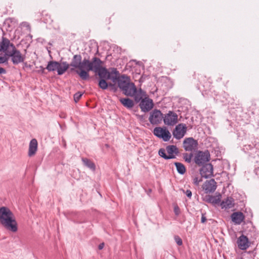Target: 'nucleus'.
<instances>
[{"label": "nucleus", "instance_id": "f257e3e1", "mask_svg": "<svg viewBox=\"0 0 259 259\" xmlns=\"http://www.w3.org/2000/svg\"><path fill=\"white\" fill-rule=\"evenodd\" d=\"M0 52H4L7 57H11L14 65L21 63L25 59V56L16 48L9 39L4 37H2L0 42Z\"/></svg>", "mask_w": 259, "mask_h": 259}, {"label": "nucleus", "instance_id": "f03ea898", "mask_svg": "<svg viewBox=\"0 0 259 259\" xmlns=\"http://www.w3.org/2000/svg\"><path fill=\"white\" fill-rule=\"evenodd\" d=\"M81 59L82 57L80 55H75L73 56L72 61L69 65V66L78 69L79 71L77 70L76 71V73L82 79L87 80L90 77L89 72L92 69L91 67L92 61H90L85 58L82 61H81Z\"/></svg>", "mask_w": 259, "mask_h": 259}, {"label": "nucleus", "instance_id": "7ed1b4c3", "mask_svg": "<svg viewBox=\"0 0 259 259\" xmlns=\"http://www.w3.org/2000/svg\"><path fill=\"white\" fill-rule=\"evenodd\" d=\"M0 223L7 230L13 233L18 231V224L13 212L7 207H0Z\"/></svg>", "mask_w": 259, "mask_h": 259}, {"label": "nucleus", "instance_id": "20e7f679", "mask_svg": "<svg viewBox=\"0 0 259 259\" xmlns=\"http://www.w3.org/2000/svg\"><path fill=\"white\" fill-rule=\"evenodd\" d=\"M102 61L97 57H94L91 64L92 70L97 73L100 79H109L111 78V73L104 67L101 66Z\"/></svg>", "mask_w": 259, "mask_h": 259}, {"label": "nucleus", "instance_id": "39448f33", "mask_svg": "<svg viewBox=\"0 0 259 259\" xmlns=\"http://www.w3.org/2000/svg\"><path fill=\"white\" fill-rule=\"evenodd\" d=\"M69 65L66 62H59L56 61H50L48 62L46 69L48 71H57L59 75L63 74L69 68Z\"/></svg>", "mask_w": 259, "mask_h": 259}, {"label": "nucleus", "instance_id": "423d86ee", "mask_svg": "<svg viewBox=\"0 0 259 259\" xmlns=\"http://www.w3.org/2000/svg\"><path fill=\"white\" fill-rule=\"evenodd\" d=\"M179 153V149L174 145L167 146L165 149L160 148L158 151L159 155L166 160L175 158Z\"/></svg>", "mask_w": 259, "mask_h": 259}, {"label": "nucleus", "instance_id": "0eeeda50", "mask_svg": "<svg viewBox=\"0 0 259 259\" xmlns=\"http://www.w3.org/2000/svg\"><path fill=\"white\" fill-rule=\"evenodd\" d=\"M210 154L208 150L205 151H199L194 158V161L199 166H201L209 161Z\"/></svg>", "mask_w": 259, "mask_h": 259}, {"label": "nucleus", "instance_id": "6e6552de", "mask_svg": "<svg viewBox=\"0 0 259 259\" xmlns=\"http://www.w3.org/2000/svg\"><path fill=\"white\" fill-rule=\"evenodd\" d=\"M153 134L157 137L162 139L164 142L168 141L171 137L170 132L166 127H156L153 130Z\"/></svg>", "mask_w": 259, "mask_h": 259}, {"label": "nucleus", "instance_id": "1a4fd4ad", "mask_svg": "<svg viewBox=\"0 0 259 259\" xmlns=\"http://www.w3.org/2000/svg\"><path fill=\"white\" fill-rule=\"evenodd\" d=\"M187 127L185 124L179 123L172 132L173 136L177 140L183 138L187 132Z\"/></svg>", "mask_w": 259, "mask_h": 259}, {"label": "nucleus", "instance_id": "9d476101", "mask_svg": "<svg viewBox=\"0 0 259 259\" xmlns=\"http://www.w3.org/2000/svg\"><path fill=\"white\" fill-rule=\"evenodd\" d=\"M163 121L167 125H174L178 122V115L172 111H169L163 117Z\"/></svg>", "mask_w": 259, "mask_h": 259}, {"label": "nucleus", "instance_id": "9b49d317", "mask_svg": "<svg viewBox=\"0 0 259 259\" xmlns=\"http://www.w3.org/2000/svg\"><path fill=\"white\" fill-rule=\"evenodd\" d=\"M198 142L193 138H186L183 141V147L186 151H192L197 148Z\"/></svg>", "mask_w": 259, "mask_h": 259}, {"label": "nucleus", "instance_id": "f8f14e48", "mask_svg": "<svg viewBox=\"0 0 259 259\" xmlns=\"http://www.w3.org/2000/svg\"><path fill=\"white\" fill-rule=\"evenodd\" d=\"M163 118L161 111L157 109H154L151 112L149 120L152 124H157L161 122Z\"/></svg>", "mask_w": 259, "mask_h": 259}, {"label": "nucleus", "instance_id": "ddd939ff", "mask_svg": "<svg viewBox=\"0 0 259 259\" xmlns=\"http://www.w3.org/2000/svg\"><path fill=\"white\" fill-rule=\"evenodd\" d=\"M139 106L142 111L147 112L153 108L154 103L152 99L147 97L142 100Z\"/></svg>", "mask_w": 259, "mask_h": 259}, {"label": "nucleus", "instance_id": "4468645a", "mask_svg": "<svg viewBox=\"0 0 259 259\" xmlns=\"http://www.w3.org/2000/svg\"><path fill=\"white\" fill-rule=\"evenodd\" d=\"M202 177L208 178L213 176V166L211 163L206 164L200 170Z\"/></svg>", "mask_w": 259, "mask_h": 259}, {"label": "nucleus", "instance_id": "2eb2a0df", "mask_svg": "<svg viewBox=\"0 0 259 259\" xmlns=\"http://www.w3.org/2000/svg\"><path fill=\"white\" fill-rule=\"evenodd\" d=\"M202 188L205 193L213 192L217 188V183L214 179L206 181L203 185Z\"/></svg>", "mask_w": 259, "mask_h": 259}, {"label": "nucleus", "instance_id": "dca6fc26", "mask_svg": "<svg viewBox=\"0 0 259 259\" xmlns=\"http://www.w3.org/2000/svg\"><path fill=\"white\" fill-rule=\"evenodd\" d=\"M237 245L239 249L246 250L249 246V242L248 238L244 235H241L237 239Z\"/></svg>", "mask_w": 259, "mask_h": 259}, {"label": "nucleus", "instance_id": "f3484780", "mask_svg": "<svg viewBox=\"0 0 259 259\" xmlns=\"http://www.w3.org/2000/svg\"><path fill=\"white\" fill-rule=\"evenodd\" d=\"M115 79L117 80L118 86L121 90L125 88V86L129 85L131 82L130 78L125 75H121L117 78L115 77Z\"/></svg>", "mask_w": 259, "mask_h": 259}, {"label": "nucleus", "instance_id": "a211bd4d", "mask_svg": "<svg viewBox=\"0 0 259 259\" xmlns=\"http://www.w3.org/2000/svg\"><path fill=\"white\" fill-rule=\"evenodd\" d=\"M231 218L232 222L236 225H240L245 220L244 214L241 211L235 212L232 213Z\"/></svg>", "mask_w": 259, "mask_h": 259}, {"label": "nucleus", "instance_id": "6ab92c4d", "mask_svg": "<svg viewBox=\"0 0 259 259\" xmlns=\"http://www.w3.org/2000/svg\"><path fill=\"white\" fill-rule=\"evenodd\" d=\"M37 141L35 139H32L29 145L28 155L29 157L34 156L37 150Z\"/></svg>", "mask_w": 259, "mask_h": 259}, {"label": "nucleus", "instance_id": "aec40b11", "mask_svg": "<svg viewBox=\"0 0 259 259\" xmlns=\"http://www.w3.org/2000/svg\"><path fill=\"white\" fill-rule=\"evenodd\" d=\"M234 205V199L232 197H227L221 203L222 208L230 209L233 207Z\"/></svg>", "mask_w": 259, "mask_h": 259}, {"label": "nucleus", "instance_id": "412c9836", "mask_svg": "<svg viewBox=\"0 0 259 259\" xmlns=\"http://www.w3.org/2000/svg\"><path fill=\"white\" fill-rule=\"evenodd\" d=\"M136 88V87L134 83L130 82L129 85L125 86V88L123 89L121 91L125 95L133 97Z\"/></svg>", "mask_w": 259, "mask_h": 259}, {"label": "nucleus", "instance_id": "4be33fe9", "mask_svg": "<svg viewBox=\"0 0 259 259\" xmlns=\"http://www.w3.org/2000/svg\"><path fill=\"white\" fill-rule=\"evenodd\" d=\"M134 99L136 102H139L141 101L145 97H146V93L143 91L141 89L139 90L136 88L135 92L134 93Z\"/></svg>", "mask_w": 259, "mask_h": 259}, {"label": "nucleus", "instance_id": "5701e85b", "mask_svg": "<svg viewBox=\"0 0 259 259\" xmlns=\"http://www.w3.org/2000/svg\"><path fill=\"white\" fill-rule=\"evenodd\" d=\"M120 102L124 106L128 108H131L134 105L133 100L128 98H121Z\"/></svg>", "mask_w": 259, "mask_h": 259}, {"label": "nucleus", "instance_id": "b1692460", "mask_svg": "<svg viewBox=\"0 0 259 259\" xmlns=\"http://www.w3.org/2000/svg\"><path fill=\"white\" fill-rule=\"evenodd\" d=\"M82 161L83 162V164L90 168L91 170L95 171L96 169V166L95 164L93 162H92L90 159L86 158H82Z\"/></svg>", "mask_w": 259, "mask_h": 259}, {"label": "nucleus", "instance_id": "393cba45", "mask_svg": "<svg viewBox=\"0 0 259 259\" xmlns=\"http://www.w3.org/2000/svg\"><path fill=\"white\" fill-rule=\"evenodd\" d=\"M176 166L177 170L178 173L181 175H183L186 172V168L185 165L180 162H176L174 163Z\"/></svg>", "mask_w": 259, "mask_h": 259}, {"label": "nucleus", "instance_id": "a878e982", "mask_svg": "<svg viewBox=\"0 0 259 259\" xmlns=\"http://www.w3.org/2000/svg\"><path fill=\"white\" fill-rule=\"evenodd\" d=\"M208 201L212 204H217L220 202L221 198L220 196H209Z\"/></svg>", "mask_w": 259, "mask_h": 259}, {"label": "nucleus", "instance_id": "bb28decb", "mask_svg": "<svg viewBox=\"0 0 259 259\" xmlns=\"http://www.w3.org/2000/svg\"><path fill=\"white\" fill-rule=\"evenodd\" d=\"M106 80V79H100L99 81V86L103 90H106L108 88V84Z\"/></svg>", "mask_w": 259, "mask_h": 259}, {"label": "nucleus", "instance_id": "cd10ccee", "mask_svg": "<svg viewBox=\"0 0 259 259\" xmlns=\"http://www.w3.org/2000/svg\"><path fill=\"white\" fill-rule=\"evenodd\" d=\"M193 157V154H188V153H184L183 155V158L185 159V161L188 163H190L191 162V160Z\"/></svg>", "mask_w": 259, "mask_h": 259}, {"label": "nucleus", "instance_id": "c85d7f7f", "mask_svg": "<svg viewBox=\"0 0 259 259\" xmlns=\"http://www.w3.org/2000/svg\"><path fill=\"white\" fill-rule=\"evenodd\" d=\"M82 95H83V93H82L81 92H80L76 93L74 95V101L76 103L77 102L80 100V99L81 97V96H82Z\"/></svg>", "mask_w": 259, "mask_h": 259}, {"label": "nucleus", "instance_id": "c756f323", "mask_svg": "<svg viewBox=\"0 0 259 259\" xmlns=\"http://www.w3.org/2000/svg\"><path fill=\"white\" fill-rule=\"evenodd\" d=\"M202 181L201 178H199L197 176H195L193 177V183L196 186L199 185V184L200 182Z\"/></svg>", "mask_w": 259, "mask_h": 259}, {"label": "nucleus", "instance_id": "7c9ffc66", "mask_svg": "<svg viewBox=\"0 0 259 259\" xmlns=\"http://www.w3.org/2000/svg\"><path fill=\"white\" fill-rule=\"evenodd\" d=\"M183 193L185 194L189 199L191 198L192 192L190 190H182Z\"/></svg>", "mask_w": 259, "mask_h": 259}, {"label": "nucleus", "instance_id": "2f4dec72", "mask_svg": "<svg viewBox=\"0 0 259 259\" xmlns=\"http://www.w3.org/2000/svg\"><path fill=\"white\" fill-rule=\"evenodd\" d=\"M175 241L176 242L177 244L178 245H182V244H183V242H182V240L181 239V238L179 237L178 236H176L175 237Z\"/></svg>", "mask_w": 259, "mask_h": 259}, {"label": "nucleus", "instance_id": "473e14b6", "mask_svg": "<svg viewBox=\"0 0 259 259\" xmlns=\"http://www.w3.org/2000/svg\"><path fill=\"white\" fill-rule=\"evenodd\" d=\"M174 212L176 215H178L180 213V208L178 206H176L174 207Z\"/></svg>", "mask_w": 259, "mask_h": 259}, {"label": "nucleus", "instance_id": "72a5a7b5", "mask_svg": "<svg viewBox=\"0 0 259 259\" xmlns=\"http://www.w3.org/2000/svg\"><path fill=\"white\" fill-rule=\"evenodd\" d=\"M8 60V59L5 57L0 56V64L4 63L6 62Z\"/></svg>", "mask_w": 259, "mask_h": 259}, {"label": "nucleus", "instance_id": "f704fd0d", "mask_svg": "<svg viewBox=\"0 0 259 259\" xmlns=\"http://www.w3.org/2000/svg\"><path fill=\"white\" fill-rule=\"evenodd\" d=\"M206 221V219L203 214H202L201 222L204 223Z\"/></svg>", "mask_w": 259, "mask_h": 259}, {"label": "nucleus", "instance_id": "c9c22d12", "mask_svg": "<svg viewBox=\"0 0 259 259\" xmlns=\"http://www.w3.org/2000/svg\"><path fill=\"white\" fill-rule=\"evenodd\" d=\"M6 73V70L4 68L0 67V74H5Z\"/></svg>", "mask_w": 259, "mask_h": 259}, {"label": "nucleus", "instance_id": "e433bc0d", "mask_svg": "<svg viewBox=\"0 0 259 259\" xmlns=\"http://www.w3.org/2000/svg\"><path fill=\"white\" fill-rule=\"evenodd\" d=\"M46 69V68H44L42 66H40V70H38V72H41V73H44L45 72V70Z\"/></svg>", "mask_w": 259, "mask_h": 259}, {"label": "nucleus", "instance_id": "4c0bfd02", "mask_svg": "<svg viewBox=\"0 0 259 259\" xmlns=\"http://www.w3.org/2000/svg\"><path fill=\"white\" fill-rule=\"evenodd\" d=\"M104 247V243H102L99 244V245L98 246V248H99V249L101 250Z\"/></svg>", "mask_w": 259, "mask_h": 259}, {"label": "nucleus", "instance_id": "58836bf2", "mask_svg": "<svg viewBox=\"0 0 259 259\" xmlns=\"http://www.w3.org/2000/svg\"><path fill=\"white\" fill-rule=\"evenodd\" d=\"M114 73H118V72L116 71V69H115Z\"/></svg>", "mask_w": 259, "mask_h": 259}]
</instances>
